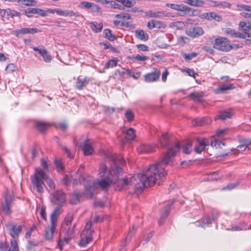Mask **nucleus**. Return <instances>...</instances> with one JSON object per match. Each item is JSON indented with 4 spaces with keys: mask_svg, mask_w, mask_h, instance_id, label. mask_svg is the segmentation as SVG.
Listing matches in <instances>:
<instances>
[{
    "mask_svg": "<svg viewBox=\"0 0 251 251\" xmlns=\"http://www.w3.org/2000/svg\"><path fill=\"white\" fill-rule=\"evenodd\" d=\"M156 147L154 144H143L137 148V151L140 153H148L154 151Z\"/></svg>",
    "mask_w": 251,
    "mask_h": 251,
    "instance_id": "16",
    "label": "nucleus"
},
{
    "mask_svg": "<svg viewBox=\"0 0 251 251\" xmlns=\"http://www.w3.org/2000/svg\"><path fill=\"white\" fill-rule=\"evenodd\" d=\"M239 27L245 33H247L251 30V24L249 21H241L239 24Z\"/></svg>",
    "mask_w": 251,
    "mask_h": 251,
    "instance_id": "25",
    "label": "nucleus"
},
{
    "mask_svg": "<svg viewBox=\"0 0 251 251\" xmlns=\"http://www.w3.org/2000/svg\"><path fill=\"white\" fill-rule=\"evenodd\" d=\"M241 144H244L247 147L251 145V138H242L239 140Z\"/></svg>",
    "mask_w": 251,
    "mask_h": 251,
    "instance_id": "53",
    "label": "nucleus"
},
{
    "mask_svg": "<svg viewBox=\"0 0 251 251\" xmlns=\"http://www.w3.org/2000/svg\"><path fill=\"white\" fill-rule=\"evenodd\" d=\"M60 214V209L59 207H56L50 216L51 226L46 230L45 238L48 240H51L54 230L56 227V223L58 217Z\"/></svg>",
    "mask_w": 251,
    "mask_h": 251,
    "instance_id": "5",
    "label": "nucleus"
},
{
    "mask_svg": "<svg viewBox=\"0 0 251 251\" xmlns=\"http://www.w3.org/2000/svg\"><path fill=\"white\" fill-rule=\"evenodd\" d=\"M62 149L67 154L68 157H69L70 158H74V154L73 153H72L70 149H69L65 146H62Z\"/></svg>",
    "mask_w": 251,
    "mask_h": 251,
    "instance_id": "56",
    "label": "nucleus"
},
{
    "mask_svg": "<svg viewBox=\"0 0 251 251\" xmlns=\"http://www.w3.org/2000/svg\"><path fill=\"white\" fill-rule=\"evenodd\" d=\"M18 2L26 6H36L37 3L36 0H18Z\"/></svg>",
    "mask_w": 251,
    "mask_h": 251,
    "instance_id": "34",
    "label": "nucleus"
},
{
    "mask_svg": "<svg viewBox=\"0 0 251 251\" xmlns=\"http://www.w3.org/2000/svg\"><path fill=\"white\" fill-rule=\"evenodd\" d=\"M183 2L191 6L201 7V0H183Z\"/></svg>",
    "mask_w": 251,
    "mask_h": 251,
    "instance_id": "35",
    "label": "nucleus"
},
{
    "mask_svg": "<svg viewBox=\"0 0 251 251\" xmlns=\"http://www.w3.org/2000/svg\"><path fill=\"white\" fill-rule=\"evenodd\" d=\"M146 16L153 18L161 19L167 16L164 11L149 10L146 13Z\"/></svg>",
    "mask_w": 251,
    "mask_h": 251,
    "instance_id": "17",
    "label": "nucleus"
},
{
    "mask_svg": "<svg viewBox=\"0 0 251 251\" xmlns=\"http://www.w3.org/2000/svg\"><path fill=\"white\" fill-rule=\"evenodd\" d=\"M247 33H242L240 32H235L234 37L239 38L241 39H246Z\"/></svg>",
    "mask_w": 251,
    "mask_h": 251,
    "instance_id": "59",
    "label": "nucleus"
},
{
    "mask_svg": "<svg viewBox=\"0 0 251 251\" xmlns=\"http://www.w3.org/2000/svg\"><path fill=\"white\" fill-rule=\"evenodd\" d=\"M42 56L43 57L44 60L46 62H49L51 60L50 55L49 54L47 50L46 51V53H44Z\"/></svg>",
    "mask_w": 251,
    "mask_h": 251,
    "instance_id": "62",
    "label": "nucleus"
},
{
    "mask_svg": "<svg viewBox=\"0 0 251 251\" xmlns=\"http://www.w3.org/2000/svg\"><path fill=\"white\" fill-rule=\"evenodd\" d=\"M89 182L84 183L86 191L90 193L91 195L96 188L97 186L99 185L103 190L107 189L109 187L111 183L112 182V180L110 177H104L99 181H95L91 180H88Z\"/></svg>",
    "mask_w": 251,
    "mask_h": 251,
    "instance_id": "4",
    "label": "nucleus"
},
{
    "mask_svg": "<svg viewBox=\"0 0 251 251\" xmlns=\"http://www.w3.org/2000/svg\"><path fill=\"white\" fill-rule=\"evenodd\" d=\"M10 203V200H8V196H6L5 197V202L2 205V211L4 214L8 215L11 213L9 206Z\"/></svg>",
    "mask_w": 251,
    "mask_h": 251,
    "instance_id": "27",
    "label": "nucleus"
},
{
    "mask_svg": "<svg viewBox=\"0 0 251 251\" xmlns=\"http://www.w3.org/2000/svg\"><path fill=\"white\" fill-rule=\"evenodd\" d=\"M197 141L198 145L194 148V151L197 153H201L209 144L208 140L206 138L197 139Z\"/></svg>",
    "mask_w": 251,
    "mask_h": 251,
    "instance_id": "15",
    "label": "nucleus"
},
{
    "mask_svg": "<svg viewBox=\"0 0 251 251\" xmlns=\"http://www.w3.org/2000/svg\"><path fill=\"white\" fill-rule=\"evenodd\" d=\"M231 112L230 111H225L222 112L219 115L217 116L218 118L221 119L222 120H225L228 118H230L231 117Z\"/></svg>",
    "mask_w": 251,
    "mask_h": 251,
    "instance_id": "38",
    "label": "nucleus"
},
{
    "mask_svg": "<svg viewBox=\"0 0 251 251\" xmlns=\"http://www.w3.org/2000/svg\"><path fill=\"white\" fill-rule=\"evenodd\" d=\"M116 17L119 19H127L129 20L131 19V16L129 14L127 13H122L117 14L116 15Z\"/></svg>",
    "mask_w": 251,
    "mask_h": 251,
    "instance_id": "54",
    "label": "nucleus"
},
{
    "mask_svg": "<svg viewBox=\"0 0 251 251\" xmlns=\"http://www.w3.org/2000/svg\"><path fill=\"white\" fill-rule=\"evenodd\" d=\"M110 5L112 7L114 8H117L119 9H124V8H122V6L119 4L118 3L115 2V1H111L110 2Z\"/></svg>",
    "mask_w": 251,
    "mask_h": 251,
    "instance_id": "63",
    "label": "nucleus"
},
{
    "mask_svg": "<svg viewBox=\"0 0 251 251\" xmlns=\"http://www.w3.org/2000/svg\"><path fill=\"white\" fill-rule=\"evenodd\" d=\"M51 201L54 204L58 205L57 207L61 206L66 201L65 193L61 190H57L51 193Z\"/></svg>",
    "mask_w": 251,
    "mask_h": 251,
    "instance_id": "7",
    "label": "nucleus"
},
{
    "mask_svg": "<svg viewBox=\"0 0 251 251\" xmlns=\"http://www.w3.org/2000/svg\"><path fill=\"white\" fill-rule=\"evenodd\" d=\"M103 33L104 37L110 41H113L116 39L115 37L112 34V31L109 29L104 30Z\"/></svg>",
    "mask_w": 251,
    "mask_h": 251,
    "instance_id": "36",
    "label": "nucleus"
},
{
    "mask_svg": "<svg viewBox=\"0 0 251 251\" xmlns=\"http://www.w3.org/2000/svg\"><path fill=\"white\" fill-rule=\"evenodd\" d=\"M11 247L12 248V251H19V248L17 241L13 238L10 241Z\"/></svg>",
    "mask_w": 251,
    "mask_h": 251,
    "instance_id": "52",
    "label": "nucleus"
},
{
    "mask_svg": "<svg viewBox=\"0 0 251 251\" xmlns=\"http://www.w3.org/2000/svg\"><path fill=\"white\" fill-rule=\"evenodd\" d=\"M48 9L47 10L39 8H28L25 10V13L28 18H31L30 14H37L42 17H46L48 15Z\"/></svg>",
    "mask_w": 251,
    "mask_h": 251,
    "instance_id": "11",
    "label": "nucleus"
},
{
    "mask_svg": "<svg viewBox=\"0 0 251 251\" xmlns=\"http://www.w3.org/2000/svg\"><path fill=\"white\" fill-rule=\"evenodd\" d=\"M30 178L33 188L40 193H43L44 192V180L45 181L50 189H54L55 188V184L53 180L50 178L47 174L41 169L36 168L34 175L31 176Z\"/></svg>",
    "mask_w": 251,
    "mask_h": 251,
    "instance_id": "2",
    "label": "nucleus"
},
{
    "mask_svg": "<svg viewBox=\"0 0 251 251\" xmlns=\"http://www.w3.org/2000/svg\"><path fill=\"white\" fill-rule=\"evenodd\" d=\"M166 6L173 10L182 12L184 14H187L190 16H196V13H199L200 12V11L198 10L192 9L191 7L183 4L167 3Z\"/></svg>",
    "mask_w": 251,
    "mask_h": 251,
    "instance_id": "6",
    "label": "nucleus"
},
{
    "mask_svg": "<svg viewBox=\"0 0 251 251\" xmlns=\"http://www.w3.org/2000/svg\"><path fill=\"white\" fill-rule=\"evenodd\" d=\"M92 3H93L90 2L83 1L80 3L79 6L81 8L91 10Z\"/></svg>",
    "mask_w": 251,
    "mask_h": 251,
    "instance_id": "46",
    "label": "nucleus"
},
{
    "mask_svg": "<svg viewBox=\"0 0 251 251\" xmlns=\"http://www.w3.org/2000/svg\"><path fill=\"white\" fill-rule=\"evenodd\" d=\"M135 37L140 40L147 41L149 39V35L143 30H136L135 31Z\"/></svg>",
    "mask_w": 251,
    "mask_h": 251,
    "instance_id": "24",
    "label": "nucleus"
},
{
    "mask_svg": "<svg viewBox=\"0 0 251 251\" xmlns=\"http://www.w3.org/2000/svg\"><path fill=\"white\" fill-rule=\"evenodd\" d=\"M203 33V29L200 26H195L188 28L186 30V34L192 38H197L202 35Z\"/></svg>",
    "mask_w": 251,
    "mask_h": 251,
    "instance_id": "13",
    "label": "nucleus"
},
{
    "mask_svg": "<svg viewBox=\"0 0 251 251\" xmlns=\"http://www.w3.org/2000/svg\"><path fill=\"white\" fill-rule=\"evenodd\" d=\"M201 7L203 5L213 7H218L219 1L213 0H201Z\"/></svg>",
    "mask_w": 251,
    "mask_h": 251,
    "instance_id": "31",
    "label": "nucleus"
},
{
    "mask_svg": "<svg viewBox=\"0 0 251 251\" xmlns=\"http://www.w3.org/2000/svg\"><path fill=\"white\" fill-rule=\"evenodd\" d=\"M115 1L120 2L124 6L126 7H131L132 6V3L130 0H115Z\"/></svg>",
    "mask_w": 251,
    "mask_h": 251,
    "instance_id": "48",
    "label": "nucleus"
},
{
    "mask_svg": "<svg viewBox=\"0 0 251 251\" xmlns=\"http://www.w3.org/2000/svg\"><path fill=\"white\" fill-rule=\"evenodd\" d=\"M225 146V143L220 140L211 141V146L213 147H215L216 148L221 147V145Z\"/></svg>",
    "mask_w": 251,
    "mask_h": 251,
    "instance_id": "51",
    "label": "nucleus"
},
{
    "mask_svg": "<svg viewBox=\"0 0 251 251\" xmlns=\"http://www.w3.org/2000/svg\"><path fill=\"white\" fill-rule=\"evenodd\" d=\"M125 117L126 118L127 121L131 122L133 121L134 119V114L133 112L130 109L127 110L125 114Z\"/></svg>",
    "mask_w": 251,
    "mask_h": 251,
    "instance_id": "42",
    "label": "nucleus"
},
{
    "mask_svg": "<svg viewBox=\"0 0 251 251\" xmlns=\"http://www.w3.org/2000/svg\"><path fill=\"white\" fill-rule=\"evenodd\" d=\"M214 47L215 49L224 51H229L232 49V47L228 44V40L224 37L216 38Z\"/></svg>",
    "mask_w": 251,
    "mask_h": 251,
    "instance_id": "9",
    "label": "nucleus"
},
{
    "mask_svg": "<svg viewBox=\"0 0 251 251\" xmlns=\"http://www.w3.org/2000/svg\"><path fill=\"white\" fill-rule=\"evenodd\" d=\"M91 79L88 77L80 78L78 77L75 82V87L78 90H82L90 82Z\"/></svg>",
    "mask_w": 251,
    "mask_h": 251,
    "instance_id": "18",
    "label": "nucleus"
},
{
    "mask_svg": "<svg viewBox=\"0 0 251 251\" xmlns=\"http://www.w3.org/2000/svg\"><path fill=\"white\" fill-rule=\"evenodd\" d=\"M134 180L135 178L133 177H130L129 179L126 177L115 180L113 182L115 190L117 191L126 190L132 185Z\"/></svg>",
    "mask_w": 251,
    "mask_h": 251,
    "instance_id": "8",
    "label": "nucleus"
},
{
    "mask_svg": "<svg viewBox=\"0 0 251 251\" xmlns=\"http://www.w3.org/2000/svg\"><path fill=\"white\" fill-rule=\"evenodd\" d=\"M62 149L67 154L68 157H69L70 158H74V154L73 153H72L70 149H69L65 146H62Z\"/></svg>",
    "mask_w": 251,
    "mask_h": 251,
    "instance_id": "57",
    "label": "nucleus"
},
{
    "mask_svg": "<svg viewBox=\"0 0 251 251\" xmlns=\"http://www.w3.org/2000/svg\"><path fill=\"white\" fill-rule=\"evenodd\" d=\"M54 163L58 172L63 170L64 167L61 160L56 158L54 160Z\"/></svg>",
    "mask_w": 251,
    "mask_h": 251,
    "instance_id": "43",
    "label": "nucleus"
},
{
    "mask_svg": "<svg viewBox=\"0 0 251 251\" xmlns=\"http://www.w3.org/2000/svg\"><path fill=\"white\" fill-rule=\"evenodd\" d=\"M160 76V72L155 69L154 72L148 73L145 75V79L146 82H153L157 80Z\"/></svg>",
    "mask_w": 251,
    "mask_h": 251,
    "instance_id": "19",
    "label": "nucleus"
},
{
    "mask_svg": "<svg viewBox=\"0 0 251 251\" xmlns=\"http://www.w3.org/2000/svg\"><path fill=\"white\" fill-rule=\"evenodd\" d=\"M73 180V176L71 175H67L62 179V183L65 185H68Z\"/></svg>",
    "mask_w": 251,
    "mask_h": 251,
    "instance_id": "49",
    "label": "nucleus"
},
{
    "mask_svg": "<svg viewBox=\"0 0 251 251\" xmlns=\"http://www.w3.org/2000/svg\"><path fill=\"white\" fill-rule=\"evenodd\" d=\"M107 171V169L105 165H102L100 168V174L101 176H104Z\"/></svg>",
    "mask_w": 251,
    "mask_h": 251,
    "instance_id": "60",
    "label": "nucleus"
},
{
    "mask_svg": "<svg viewBox=\"0 0 251 251\" xmlns=\"http://www.w3.org/2000/svg\"><path fill=\"white\" fill-rule=\"evenodd\" d=\"M48 12L51 14H54V13H56V14L59 16H64V10L61 9H50L48 8Z\"/></svg>",
    "mask_w": 251,
    "mask_h": 251,
    "instance_id": "45",
    "label": "nucleus"
},
{
    "mask_svg": "<svg viewBox=\"0 0 251 251\" xmlns=\"http://www.w3.org/2000/svg\"><path fill=\"white\" fill-rule=\"evenodd\" d=\"M199 17L201 19H206L208 21L214 20L218 22L223 20L222 16L214 11L201 13L199 15Z\"/></svg>",
    "mask_w": 251,
    "mask_h": 251,
    "instance_id": "10",
    "label": "nucleus"
},
{
    "mask_svg": "<svg viewBox=\"0 0 251 251\" xmlns=\"http://www.w3.org/2000/svg\"><path fill=\"white\" fill-rule=\"evenodd\" d=\"M237 7L239 11L245 10L251 12V6L249 5L238 4Z\"/></svg>",
    "mask_w": 251,
    "mask_h": 251,
    "instance_id": "44",
    "label": "nucleus"
},
{
    "mask_svg": "<svg viewBox=\"0 0 251 251\" xmlns=\"http://www.w3.org/2000/svg\"><path fill=\"white\" fill-rule=\"evenodd\" d=\"M218 217V214H215V215L213 214L212 219L209 217H207L206 219L203 220V224H199L197 226L198 227H202L204 228L206 225H208L212 223V221H214L216 218Z\"/></svg>",
    "mask_w": 251,
    "mask_h": 251,
    "instance_id": "33",
    "label": "nucleus"
},
{
    "mask_svg": "<svg viewBox=\"0 0 251 251\" xmlns=\"http://www.w3.org/2000/svg\"><path fill=\"white\" fill-rule=\"evenodd\" d=\"M180 146L179 143H176L171 146L167 152L159 162L152 164L144 173L138 174V178L140 182L135 185V192L138 195L141 194L145 187H151L154 184L158 185L166 179L167 175L164 165L169 164L172 157L179 151Z\"/></svg>",
    "mask_w": 251,
    "mask_h": 251,
    "instance_id": "1",
    "label": "nucleus"
},
{
    "mask_svg": "<svg viewBox=\"0 0 251 251\" xmlns=\"http://www.w3.org/2000/svg\"><path fill=\"white\" fill-rule=\"evenodd\" d=\"M204 93L202 92H194L189 94L190 97L193 99L195 100L201 101V99L203 97Z\"/></svg>",
    "mask_w": 251,
    "mask_h": 251,
    "instance_id": "37",
    "label": "nucleus"
},
{
    "mask_svg": "<svg viewBox=\"0 0 251 251\" xmlns=\"http://www.w3.org/2000/svg\"><path fill=\"white\" fill-rule=\"evenodd\" d=\"M192 142H188L186 143L183 147V152L186 154H190L192 151Z\"/></svg>",
    "mask_w": 251,
    "mask_h": 251,
    "instance_id": "41",
    "label": "nucleus"
},
{
    "mask_svg": "<svg viewBox=\"0 0 251 251\" xmlns=\"http://www.w3.org/2000/svg\"><path fill=\"white\" fill-rule=\"evenodd\" d=\"M226 131V128L218 129L216 132V135L219 138L222 137L225 134Z\"/></svg>",
    "mask_w": 251,
    "mask_h": 251,
    "instance_id": "61",
    "label": "nucleus"
},
{
    "mask_svg": "<svg viewBox=\"0 0 251 251\" xmlns=\"http://www.w3.org/2000/svg\"><path fill=\"white\" fill-rule=\"evenodd\" d=\"M186 72L188 74V75L189 76H192L195 78L196 77V76L198 75L196 73H195L194 70L193 69L187 68L186 70Z\"/></svg>",
    "mask_w": 251,
    "mask_h": 251,
    "instance_id": "58",
    "label": "nucleus"
},
{
    "mask_svg": "<svg viewBox=\"0 0 251 251\" xmlns=\"http://www.w3.org/2000/svg\"><path fill=\"white\" fill-rule=\"evenodd\" d=\"M137 48L140 50L149 51V49L148 46L143 44H138L136 45Z\"/></svg>",
    "mask_w": 251,
    "mask_h": 251,
    "instance_id": "64",
    "label": "nucleus"
},
{
    "mask_svg": "<svg viewBox=\"0 0 251 251\" xmlns=\"http://www.w3.org/2000/svg\"><path fill=\"white\" fill-rule=\"evenodd\" d=\"M155 28H165L166 25L162 22L155 20Z\"/></svg>",
    "mask_w": 251,
    "mask_h": 251,
    "instance_id": "55",
    "label": "nucleus"
},
{
    "mask_svg": "<svg viewBox=\"0 0 251 251\" xmlns=\"http://www.w3.org/2000/svg\"><path fill=\"white\" fill-rule=\"evenodd\" d=\"M102 23L98 24L94 22L90 23V27L91 29L96 33L100 32L102 29Z\"/></svg>",
    "mask_w": 251,
    "mask_h": 251,
    "instance_id": "30",
    "label": "nucleus"
},
{
    "mask_svg": "<svg viewBox=\"0 0 251 251\" xmlns=\"http://www.w3.org/2000/svg\"><path fill=\"white\" fill-rule=\"evenodd\" d=\"M169 138L168 133L162 134V137H160L158 139V144L157 145L158 148H165L169 145Z\"/></svg>",
    "mask_w": 251,
    "mask_h": 251,
    "instance_id": "21",
    "label": "nucleus"
},
{
    "mask_svg": "<svg viewBox=\"0 0 251 251\" xmlns=\"http://www.w3.org/2000/svg\"><path fill=\"white\" fill-rule=\"evenodd\" d=\"M182 55L186 60H190L193 58L196 57L198 55V53L194 52L188 54L182 53Z\"/></svg>",
    "mask_w": 251,
    "mask_h": 251,
    "instance_id": "47",
    "label": "nucleus"
},
{
    "mask_svg": "<svg viewBox=\"0 0 251 251\" xmlns=\"http://www.w3.org/2000/svg\"><path fill=\"white\" fill-rule=\"evenodd\" d=\"M211 120L208 117L203 118H198L192 121V125L194 126H202L206 124H210Z\"/></svg>",
    "mask_w": 251,
    "mask_h": 251,
    "instance_id": "20",
    "label": "nucleus"
},
{
    "mask_svg": "<svg viewBox=\"0 0 251 251\" xmlns=\"http://www.w3.org/2000/svg\"><path fill=\"white\" fill-rule=\"evenodd\" d=\"M0 250L2 251H10L11 248L5 242H0Z\"/></svg>",
    "mask_w": 251,
    "mask_h": 251,
    "instance_id": "50",
    "label": "nucleus"
},
{
    "mask_svg": "<svg viewBox=\"0 0 251 251\" xmlns=\"http://www.w3.org/2000/svg\"><path fill=\"white\" fill-rule=\"evenodd\" d=\"M40 31V30L37 29V28H28L25 27L22 28L20 29H16L12 31V33L14 34L15 36L18 37L20 36V34H34L36 33L39 32Z\"/></svg>",
    "mask_w": 251,
    "mask_h": 251,
    "instance_id": "12",
    "label": "nucleus"
},
{
    "mask_svg": "<svg viewBox=\"0 0 251 251\" xmlns=\"http://www.w3.org/2000/svg\"><path fill=\"white\" fill-rule=\"evenodd\" d=\"M73 219L74 214L72 212L69 213L65 217L64 225L60 230V237L64 230H67L65 233V237H64V241L66 244H68L72 239L76 226V224H74L72 227H71Z\"/></svg>",
    "mask_w": 251,
    "mask_h": 251,
    "instance_id": "3",
    "label": "nucleus"
},
{
    "mask_svg": "<svg viewBox=\"0 0 251 251\" xmlns=\"http://www.w3.org/2000/svg\"><path fill=\"white\" fill-rule=\"evenodd\" d=\"M234 88L232 84H223L215 90V92L217 94L224 93L226 91L231 90Z\"/></svg>",
    "mask_w": 251,
    "mask_h": 251,
    "instance_id": "26",
    "label": "nucleus"
},
{
    "mask_svg": "<svg viewBox=\"0 0 251 251\" xmlns=\"http://www.w3.org/2000/svg\"><path fill=\"white\" fill-rule=\"evenodd\" d=\"M126 74L130 76H131L135 79H137L141 75V72H137L136 73L133 72L131 70L128 69H125Z\"/></svg>",
    "mask_w": 251,
    "mask_h": 251,
    "instance_id": "39",
    "label": "nucleus"
},
{
    "mask_svg": "<svg viewBox=\"0 0 251 251\" xmlns=\"http://www.w3.org/2000/svg\"><path fill=\"white\" fill-rule=\"evenodd\" d=\"M81 239L79 241V245L81 247H85L92 240V235H83L81 234Z\"/></svg>",
    "mask_w": 251,
    "mask_h": 251,
    "instance_id": "23",
    "label": "nucleus"
},
{
    "mask_svg": "<svg viewBox=\"0 0 251 251\" xmlns=\"http://www.w3.org/2000/svg\"><path fill=\"white\" fill-rule=\"evenodd\" d=\"M92 226V221H88L86 224L85 228L81 234H83V235H92V233L94 232V230L91 229Z\"/></svg>",
    "mask_w": 251,
    "mask_h": 251,
    "instance_id": "32",
    "label": "nucleus"
},
{
    "mask_svg": "<svg viewBox=\"0 0 251 251\" xmlns=\"http://www.w3.org/2000/svg\"><path fill=\"white\" fill-rule=\"evenodd\" d=\"M7 228L8 230L9 234L13 238H15L16 237H18L22 230V226L19 225L17 227L16 225L13 224H9L7 226Z\"/></svg>",
    "mask_w": 251,
    "mask_h": 251,
    "instance_id": "14",
    "label": "nucleus"
},
{
    "mask_svg": "<svg viewBox=\"0 0 251 251\" xmlns=\"http://www.w3.org/2000/svg\"><path fill=\"white\" fill-rule=\"evenodd\" d=\"M135 137V130L132 128L126 130L125 138L126 140H133Z\"/></svg>",
    "mask_w": 251,
    "mask_h": 251,
    "instance_id": "29",
    "label": "nucleus"
},
{
    "mask_svg": "<svg viewBox=\"0 0 251 251\" xmlns=\"http://www.w3.org/2000/svg\"><path fill=\"white\" fill-rule=\"evenodd\" d=\"M82 149L85 155H91L94 151V149L88 140H86L83 143Z\"/></svg>",
    "mask_w": 251,
    "mask_h": 251,
    "instance_id": "22",
    "label": "nucleus"
},
{
    "mask_svg": "<svg viewBox=\"0 0 251 251\" xmlns=\"http://www.w3.org/2000/svg\"><path fill=\"white\" fill-rule=\"evenodd\" d=\"M117 64V59L114 58L113 59L109 60L107 62L105 65L104 68L108 69L109 68H113L116 66Z\"/></svg>",
    "mask_w": 251,
    "mask_h": 251,
    "instance_id": "40",
    "label": "nucleus"
},
{
    "mask_svg": "<svg viewBox=\"0 0 251 251\" xmlns=\"http://www.w3.org/2000/svg\"><path fill=\"white\" fill-rule=\"evenodd\" d=\"M50 126V125L49 124L44 122H37L36 123V126L37 128L40 132L42 133H44Z\"/></svg>",
    "mask_w": 251,
    "mask_h": 251,
    "instance_id": "28",
    "label": "nucleus"
}]
</instances>
